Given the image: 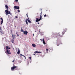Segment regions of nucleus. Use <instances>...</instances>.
Here are the masks:
<instances>
[{
	"label": "nucleus",
	"mask_w": 75,
	"mask_h": 75,
	"mask_svg": "<svg viewBox=\"0 0 75 75\" xmlns=\"http://www.w3.org/2000/svg\"><path fill=\"white\" fill-rule=\"evenodd\" d=\"M17 66H13V67H11V70L12 71L16 70H17V69H18V67H17Z\"/></svg>",
	"instance_id": "1"
},
{
	"label": "nucleus",
	"mask_w": 75,
	"mask_h": 75,
	"mask_svg": "<svg viewBox=\"0 0 75 75\" xmlns=\"http://www.w3.org/2000/svg\"><path fill=\"white\" fill-rule=\"evenodd\" d=\"M5 12L6 13V15H8V14H10L11 15V13H10V12L8 11V9H7L5 10Z\"/></svg>",
	"instance_id": "2"
},
{
	"label": "nucleus",
	"mask_w": 75,
	"mask_h": 75,
	"mask_svg": "<svg viewBox=\"0 0 75 75\" xmlns=\"http://www.w3.org/2000/svg\"><path fill=\"white\" fill-rule=\"evenodd\" d=\"M5 52L8 54H11V53L10 52V50L8 49H6Z\"/></svg>",
	"instance_id": "3"
},
{
	"label": "nucleus",
	"mask_w": 75,
	"mask_h": 75,
	"mask_svg": "<svg viewBox=\"0 0 75 75\" xmlns=\"http://www.w3.org/2000/svg\"><path fill=\"white\" fill-rule=\"evenodd\" d=\"M27 21H28V22H29L30 23H31V21L30 20H28L27 19H26V20H25V22L26 23V24L27 25H28V22H27Z\"/></svg>",
	"instance_id": "4"
},
{
	"label": "nucleus",
	"mask_w": 75,
	"mask_h": 75,
	"mask_svg": "<svg viewBox=\"0 0 75 75\" xmlns=\"http://www.w3.org/2000/svg\"><path fill=\"white\" fill-rule=\"evenodd\" d=\"M0 33H1V35H4V32L2 31V29H1V28L0 27Z\"/></svg>",
	"instance_id": "5"
},
{
	"label": "nucleus",
	"mask_w": 75,
	"mask_h": 75,
	"mask_svg": "<svg viewBox=\"0 0 75 75\" xmlns=\"http://www.w3.org/2000/svg\"><path fill=\"white\" fill-rule=\"evenodd\" d=\"M67 30V28H65V29H64V31H63L62 32V35H63L64 34V33L65 32H66Z\"/></svg>",
	"instance_id": "6"
},
{
	"label": "nucleus",
	"mask_w": 75,
	"mask_h": 75,
	"mask_svg": "<svg viewBox=\"0 0 75 75\" xmlns=\"http://www.w3.org/2000/svg\"><path fill=\"white\" fill-rule=\"evenodd\" d=\"M14 10H15L16 9H20V7L18 6H14Z\"/></svg>",
	"instance_id": "7"
},
{
	"label": "nucleus",
	"mask_w": 75,
	"mask_h": 75,
	"mask_svg": "<svg viewBox=\"0 0 75 75\" xmlns=\"http://www.w3.org/2000/svg\"><path fill=\"white\" fill-rule=\"evenodd\" d=\"M23 33L24 35H27L28 33V32L27 31H23Z\"/></svg>",
	"instance_id": "8"
},
{
	"label": "nucleus",
	"mask_w": 75,
	"mask_h": 75,
	"mask_svg": "<svg viewBox=\"0 0 75 75\" xmlns=\"http://www.w3.org/2000/svg\"><path fill=\"white\" fill-rule=\"evenodd\" d=\"M6 50L8 49H11V48L10 47H9L8 46H6Z\"/></svg>",
	"instance_id": "9"
},
{
	"label": "nucleus",
	"mask_w": 75,
	"mask_h": 75,
	"mask_svg": "<svg viewBox=\"0 0 75 75\" xmlns=\"http://www.w3.org/2000/svg\"><path fill=\"white\" fill-rule=\"evenodd\" d=\"M40 19H38V18H36V20L35 21V22H38L39 21H40Z\"/></svg>",
	"instance_id": "10"
},
{
	"label": "nucleus",
	"mask_w": 75,
	"mask_h": 75,
	"mask_svg": "<svg viewBox=\"0 0 75 75\" xmlns=\"http://www.w3.org/2000/svg\"><path fill=\"white\" fill-rule=\"evenodd\" d=\"M42 52H38L37 51H35L34 53L35 54H36V53H41Z\"/></svg>",
	"instance_id": "11"
},
{
	"label": "nucleus",
	"mask_w": 75,
	"mask_h": 75,
	"mask_svg": "<svg viewBox=\"0 0 75 75\" xmlns=\"http://www.w3.org/2000/svg\"><path fill=\"white\" fill-rule=\"evenodd\" d=\"M56 36H60V33H56Z\"/></svg>",
	"instance_id": "12"
},
{
	"label": "nucleus",
	"mask_w": 75,
	"mask_h": 75,
	"mask_svg": "<svg viewBox=\"0 0 75 75\" xmlns=\"http://www.w3.org/2000/svg\"><path fill=\"white\" fill-rule=\"evenodd\" d=\"M0 19L1 20V24L2 25L3 23V19L2 18H1Z\"/></svg>",
	"instance_id": "13"
},
{
	"label": "nucleus",
	"mask_w": 75,
	"mask_h": 75,
	"mask_svg": "<svg viewBox=\"0 0 75 75\" xmlns=\"http://www.w3.org/2000/svg\"><path fill=\"white\" fill-rule=\"evenodd\" d=\"M57 35H56V33H54L53 34V36L54 37H57V36H56Z\"/></svg>",
	"instance_id": "14"
},
{
	"label": "nucleus",
	"mask_w": 75,
	"mask_h": 75,
	"mask_svg": "<svg viewBox=\"0 0 75 75\" xmlns=\"http://www.w3.org/2000/svg\"><path fill=\"white\" fill-rule=\"evenodd\" d=\"M12 38H13V40H14V38H16V37H15V35H12Z\"/></svg>",
	"instance_id": "15"
},
{
	"label": "nucleus",
	"mask_w": 75,
	"mask_h": 75,
	"mask_svg": "<svg viewBox=\"0 0 75 75\" xmlns=\"http://www.w3.org/2000/svg\"><path fill=\"white\" fill-rule=\"evenodd\" d=\"M32 45L33 47H35L36 46V45H35L33 43L32 44Z\"/></svg>",
	"instance_id": "16"
},
{
	"label": "nucleus",
	"mask_w": 75,
	"mask_h": 75,
	"mask_svg": "<svg viewBox=\"0 0 75 75\" xmlns=\"http://www.w3.org/2000/svg\"><path fill=\"white\" fill-rule=\"evenodd\" d=\"M42 41H43V43L44 45H45L46 43H45V42L44 40V38L43 39H42Z\"/></svg>",
	"instance_id": "17"
},
{
	"label": "nucleus",
	"mask_w": 75,
	"mask_h": 75,
	"mask_svg": "<svg viewBox=\"0 0 75 75\" xmlns=\"http://www.w3.org/2000/svg\"><path fill=\"white\" fill-rule=\"evenodd\" d=\"M5 7L7 9H8V7L7 5H5Z\"/></svg>",
	"instance_id": "18"
},
{
	"label": "nucleus",
	"mask_w": 75,
	"mask_h": 75,
	"mask_svg": "<svg viewBox=\"0 0 75 75\" xmlns=\"http://www.w3.org/2000/svg\"><path fill=\"white\" fill-rule=\"evenodd\" d=\"M20 50H18V52H17V54H20Z\"/></svg>",
	"instance_id": "19"
},
{
	"label": "nucleus",
	"mask_w": 75,
	"mask_h": 75,
	"mask_svg": "<svg viewBox=\"0 0 75 75\" xmlns=\"http://www.w3.org/2000/svg\"><path fill=\"white\" fill-rule=\"evenodd\" d=\"M42 16H41V15H40V19H40V20H41V19H42Z\"/></svg>",
	"instance_id": "20"
},
{
	"label": "nucleus",
	"mask_w": 75,
	"mask_h": 75,
	"mask_svg": "<svg viewBox=\"0 0 75 75\" xmlns=\"http://www.w3.org/2000/svg\"><path fill=\"white\" fill-rule=\"evenodd\" d=\"M11 42L12 43H14V41L12 39Z\"/></svg>",
	"instance_id": "21"
},
{
	"label": "nucleus",
	"mask_w": 75,
	"mask_h": 75,
	"mask_svg": "<svg viewBox=\"0 0 75 75\" xmlns=\"http://www.w3.org/2000/svg\"><path fill=\"white\" fill-rule=\"evenodd\" d=\"M44 17L45 18L46 17V14H45V15H44Z\"/></svg>",
	"instance_id": "22"
},
{
	"label": "nucleus",
	"mask_w": 75,
	"mask_h": 75,
	"mask_svg": "<svg viewBox=\"0 0 75 75\" xmlns=\"http://www.w3.org/2000/svg\"><path fill=\"white\" fill-rule=\"evenodd\" d=\"M18 18V17L17 16H16L15 17V18Z\"/></svg>",
	"instance_id": "23"
},
{
	"label": "nucleus",
	"mask_w": 75,
	"mask_h": 75,
	"mask_svg": "<svg viewBox=\"0 0 75 75\" xmlns=\"http://www.w3.org/2000/svg\"><path fill=\"white\" fill-rule=\"evenodd\" d=\"M46 50L47 51H48V49H47V48L46 49Z\"/></svg>",
	"instance_id": "24"
},
{
	"label": "nucleus",
	"mask_w": 75,
	"mask_h": 75,
	"mask_svg": "<svg viewBox=\"0 0 75 75\" xmlns=\"http://www.w3.org/2000/svg\"><path fill=\"white\" fill-rule=\"evenodd\" d=\"M21 31L22 32H23V30L22 29H21Z\"/></svg>",
	"instance_id": "25"
},
{
	"label": "nucleus",
	"mask_w": 75,
	"mask_h": 75,
	"mask_svg": "<svg viewBox=\"0 0 75 75\" xmlns=\"http://www.w3.org/2000/svg\"><path fill=\"white\" fill-rule=\"evenodd\" d=\"M16 34L17 35V36H19V35H18V34L17 33H16Z\"/></svg>",
	"instance_id": "26"
},
{
	"label": "nucleus",
	"mask_w": 75,
	"mask_h": 75,
	"mask_svg": "<svg viewBox=\"0 0 75 75\" xmlns=\"http://www.w3.org/2000/svg\"><path fill=\"white\" fill-rule=\"evenodd\" d=\"M21 56H23V57H24V55L22 54H21Z\"/></svg>",
	"instance_id": "27"
},
{
	"label": "nucleus",
	"mask_w": 75,
	"mask_h": 75,
	"mask_svg": "<svg viewBox=\"0 0 75 75\" xmlns=\"http://www.w3.org/2000/svg\"><path fill=\"white\" fill-rule=\"evenodd\" d=\"M28 57L29 58V59H30V60L31 59V57Z\"/></svg>",
	"instance_id": "28"
},
{
	"label": "nucleus",
	"mask_w": 75,
	"mask_h": 75,
	"mask_svg": "<svg viewBox=\"0 0 75 75\" xmlns=\"http://www.w3.org/2000/svg\"><path fill=\"white\" fill-rule=\"evenodd\" d=\"M15 1H16V2H18V0H15Z\"/></svg>",
	"instance_id": "29"
},
{
	"label": "nucleus",
	"mask_w": 75,
	"mask_h": 75,
	"mask_svg": "<svg viewBox=\"0 0 75 75\" xmlns=\"http://www.w3.org/2000/svg\"><path fill=\"white\" fill-rule=\"evenodd\" d=\"M11 33H13V32L12 31V30H11Z\"/></svg>",
	"instance_id": "30"
},
{
	"label": "nucleus",
	"mask_w": 75,
	"mask_h": 75,
	"mask_svg": "<svg viewBox=\"0 0 75 75\" xmlns=\"http://www.w3.org/2000/svg\"><path fill=\"white\" fill-rule=\"evenodd\" d=\"M40 15H42V12H41L40 13Z\"/></svg>",
	"instance_id": "31"
},
{
	"label": "nucleus",
	"mask_w": 75,
	"mask_h": 75,
	"mask_svg": "<svg viewBox=\"0 0 75 75\" xmlns=\"http://www.w3.org/2000/svg\"><path fill=\"white\" fill-rule=\"evenodd\" d=\"M18 12H20V10H18Z\"/></svg>",
	"instance_id": "32"
},
{
	"label": "nucleus",
	"mask_w": 75,
	"mask_h": 75,
	"mask_svg": "<svg viewBox=\"0 0 75 75\" xmlns=\"http://www.w3.org/2000/svg\"><path fill=\"white\" fill-rule=\"evenodd\" d=\"M14 62V60L13 59V61H12V62Z\"/></svg>",
	"instance_id": "33"
},
{
	"label": "nucleus",
	"mask_w": 75,
	"mask_h": 75,
	"mask_svg": "<svg viewBox=\"0 0 75 75\" xmlns=\"http://www.w3.org/2000/svg\"><path fill=\"white\" fill-rule=\"evenodd\" d=\"M26 16L28 17V15L27 14H26Z\"/></svg>",
	"instance_id": "34"
},
{
	"label": "nucleus",
	"mask_w": 75,
	"mask_h": 75,
	"mask_svg": "<svg viewBox=\"0 0 75 75\" xmlns=\"http://www.w3.org/2000/svg\"><path fill=\"white\" fill-rule=\"evenodd\" d=\"M24 57L25 58V59H26V57H25V56H24Z\"/></svg>",
	"instance_id": "35"
},
{
	"label": "nucleus",
	"mask_w": 75,
	"mask_h": 75,
	"mask_svg": "<svg viewBox=\"0 0 75 75\" xmlns=\"http://www.w3.org/2000/svg\"><path fill=\"white\" fill-rule=\"evenodd\" d=\"M40 40H41V41H42V39H40Z\"/></svg>",
	"instance_id": "36"
},
{
	"label": "nucleus",
	"mask_w": 75,
	"mask_h": 75,
	"mask_svg": "<svg viewBox=\"0 0 75 75\" xmlns=\"http://www.w3.org/2000/svg\"><path fill=\"white\" fill-rule=\"evenodd\" d=\"M28 19H29V18H28Z\"/></svg>",
	"instance_id": "37"
},
{
	"label": "nucleus",
	"mask_w": 75,
	"mask_h": 75,
	"mask_svg": "<svg viewBox=\"0 0 75 75\" xmlns=\"http://www.w3.org/2000/svg\"><path fill=\"white\" fill-rule=\"evenodd\" d=\"M38 24H39V22H38Z\"/></svg>",
	"instance_id": "38"
},
{
	"label": "nucleus",
	"mask_w": 75,
	"mask_h": 75,
	"mask_svg": "<svg viewBox=\"0 0 75 75\" xmlns=\"http://www.w3.org/2000/svg\"><path fill=\"white\" fill-rule=\"evenodd\" d=\"M34 55L35 56V54H34Z\"/></svg>",
	"instance_id": "39"
}]
</instances>
